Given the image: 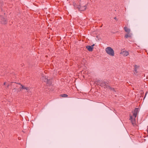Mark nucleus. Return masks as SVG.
<instances>
[{"mask_svg": "<svg viewBox=\"0 0 148 148\" xmlns=\"http://www.w3.org/2000/svg\"><path fill=\"white\" fill-rule=\"evenodd\" d=\"M14 84L15 85H16V88H15L13 90H14L16 89L17 90V91L18 92L20 90H21V89H25L26 90L27 92H29L30 90V89L28 87H25L24 86H22V85L20 84H16L15 83H12V84Z\"/></svg>", "mask_w": 148, "mask_h": 148, "instance_id": "nucleus-1", "label": "nucleus"}, {"mask_svg": "<svg viewBox=\"0 0 148 148\" xmlns=\"http://www.w3.org/2000/svg\"><path fill=\"white\" fill-rule=\"evenodd\" d=\"M138 108H136L134 110L133 113V116H130V119L131 120L132 124L134 125L135 124V118L136 117L138 112Z\"/></svg>", "mask_w": 148, "mask_h": 148, "instance_id": "nucleus-2", "label": "nucleus"}, {"mask_svg": "<svg viewBox=\"0 0 148 148\" xmlns=\"http://www.w3.org/2000/svg\"><path fill=\"white\" fill-rule=\"evenodd\" d=\"M106 53L110 56H114V50L110 47H108L105 49Z\"/></svg>", "mask_w": 148, "mask_h": 148, "instance_id": "nucleus-3", "label": "nucleus"}, {"mask_svg": "<svg viewBox=\"0 0 148 148\" xmlns=\"http://www.w3.org/2000/svg\"><path fill=\"white\" fill-rule=\"evenodd\" d=\"M95 45L94 44H93L91 46H86V48L89 51H92L93 49V46Z\"/></svg>", "mask_w": 148, "mask_h": 148, "instance_id": "nucleus-4", "label": "nucleus"}, {"mask_svg": "<svg viewBox=\"0 0 148 148\" xmlns=\"http://www.w3.org/2000/svg\"><path fill=\"white\" fill-rule=\"evenodd\" d=\"M120 53L124 56H127L129 55V52L126 51H122Z\"/></svg>", "mask_w": 148, "mask_h": 148, "instance_id": "nucleus-5", "label": "nucleus"}, {"mask_svg": "<svg viewBox=\"0 0 148 148\" xmlns=\"http://www.w3.org/2000/svg\"><path fill=\"white\" fill-rule=\"evenodd\" d=\"M132 36V34L131 32L127 33L125 36V37L126 38H131Z\"/></svg>", "mask_w": 148, "mask_h": 148, "instance_id": "nucleus-6", "label": "nucleus"}, {"mask_svg": "<svg viewBox=\"0 0 148 148\" xmlns=\"http://www.w3.org/2000/svg\"><path fill=\"white\" fill-rule=\"evenodd\" d=\"M0 22H1L2 23L5 24L6 23V20L4 18H3L1 16H0Z\"/></svg>", "mask_w": 148, "mask_h": 148, "instance_id": "nucleus-7", "label": "nucleus"}, {"mask_svg": "<svg viewBox=\"0 0 148 148\" xmlns=\"http://www.w3.org/2000/svg\"><path fill=\"white\" fill-rule=\"evenodd\" d=\"M41 79L42 81L46 82H47L48 83V80L46 76H45V77H44V76L42 75Z\"/></svg>", "mask_w": 148, "mask_h": 148, "instance_id": "nucleus-8", "label": "nucleus"}, {"mask_svg": "<svg viewBox=\"0 0 148 148\" xmlns=\"http://www.w3.org/2000/svg\"><path fill=\"white\" fill-rule=\"evenodd\" d=\"M124 29L125 31L127 33L130 32V29L128 28L127 27H124Z\"/></svg>", "mask_w": 148, "mask_h": 148, "instance_id": "nucleus-9", "label": "nucleus"}, {"mask_svg": "<svg viewBox=\"0 0 148 148\" xmlns=\"http://www.w3.org/2000/svg\"><path fill=\"white\" fill-rule=\"evenodd\" d=\"M63 97H67V95L66 94H64L61 95Z\"/></svg>", "mask_w": 148, "mask_h": 148, "instance_id": "nucleus-10", "label": "nucleus"}, {"mask_svg": "<svg viewBox=\"0 0 148 148\" xmlns=\"http://www.w3.org/2000/svg\"><path fill=\"white\" fill-rule=\"evenodd\" d=\"M86 6H84L83 7V8L82 9V10H85L86 9Z\"/></svg>", "mask_w": 148, "mask_h": 148, "instance_id": "nucleus-11", "label": "nucleus"}, {"mask_svg": "<svg viewBox=\"0 0 148 148\" xmlns=\"http://www.w3.org/2000/svg\"><path fill=\"white\" fill-rule=\"evenodd\" d=\"M134 73H136L137 72L136 69H134Z\"/></svg>", "mask_w": 148, "mask_h": 148, "instance_id": "nucleus-12", "label": "nucleus"}, {"mask_svg": "<svg viewBox=\"0 0 148 148\" xmlns=\"http://www.w3.org/2000/svg\"><path fill=\"white\" fill-rule=\"evenodd\" d=\"M5 84H6V82H4V85H5Z\"/></svg>", "mask_w": 148, "mask_h": 148, "instance_id": "nucleus-13", "label": "nucleus"}, {"mask_svg": "<svg viewBox=\"0 0 148 148\" xmlns=\"http://www.w3.org/2000/svg\"><path fill=\"white\" fill-rule=\"evenodd\" d=\"M9 85H7V88H8L9 87Z\"/></svg>", "mask_w": 148, "mask_h": 148, "instance_id": "nucleus-14", "label": "nucleus"}, {"mask_svg": "<svg viewBox=\"0 0 148 148\" xmlns=\"http://www.w3.org/2000/svg\"><path fill=\"white\" fill-rule=\"evenodd\" d=\"M111 89L112 90H114V88H112Z\"/></svg>", "mask_w": 148, "mask_h": 148, "instance_id": "nucleus-15", "label": "nucleus"}, {"mask_svg": "<svg viewBox=\"0 0 148 148\" xmlns=\"http://www.w3.org/2000/svg\"><path fill=\"white\" fill-rule=\"evenodd\" d=\"M136 66H137V65H136L135 66V67H136Z\"/></svg>", "mask_w": 148, "mask_h": 148, "instance_id": "nucleus-16", "label": "nucleus"}, {"mask_svg": "<svg viewBox=\"0 0 148 148\" xmlns=\"http://www.w3.org/2000/svg\"><path fill=\"white\" fill-rule=\"evenodd\" d=\"M114 19H116V17L114 18Z\"/></svg>", "mask_w": 148, "mask_h": 148, "instance_id": "nucleus-17", "label": "nucleus"}]
</instances>
